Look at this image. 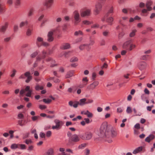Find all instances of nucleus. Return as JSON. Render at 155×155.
Listing matches in <instances>:
<instances>
[{"mask_svg":"<svg viewBox=\"0 0 155 155\" xmlns=\"http://www.w3.org/2000/svg\"><path fill=\"white\" fill-rule=\"evenodd\" d=\"M99 136L102 137H105L110 134L112 137H116L117 132L115 129H110V127L107 125V122H105L102 124L100 129Z\"/></svg>","mask_w":155,"mask_h":155,"instance_id":"obj_1","label":"nucleus"},{"mask_svg":"<svg viewBox=\"0 0 155 155\" xmlns=\"http://www.w3.org/2000/svg\"><path fill=\"white\" fill-rule=\"evenodd\" d=\"M106 0H99L95 5L94 13L95 15L98 14L101 10L102 4L104 3Z\"/></svg>","mask_w":155,"mask_h":155,"instance_id":"obj_2","label":"nucleus"},{"mask_svg":"<svg viewBox=\"0 0 155 155\" xmlns=\"http://www.w3.org/2000/svg\"><path fill=\"white\" fill-rule=\"evenodd\" d=\"M132 41L130 40L125 42L123 45V48L128 51H131L135 47V45L132 44Z\"/></svg>","mask_w":155,"mask_h":155,"instance_id":"obj_3","label":"nucleus"},{"mask_svg":"<svg viewBox=\"0 0 155 155\" xmlns=\"http://www.w3.org/2000/svg\"><path fill=\"white\" fill-rule=\"evenodd\" d=\"M30 72L28 71L25 73L24 74H21L19 77V79H25L27 77V79L25 80V82L29 83L32 79V76L31 75Z\"/></svg>","mask_w":155,"mask_h":155,"instance_id":"obj_4","label":"nucleus"},{"mask_svg":"<svg viewBox=\"0 0 155 155\" xmlns=\"http://www.w3.org/2000/svg\"><path fill=\"white\" fill-rule=\"evenodd\" d=\"M36 44L38 47H40L41 46L46 47L49 45V44L48 43L44 42L43 39L40 37H38L37 38Z\"/></svg>","mask_w":155,"mask_h":155,"instance_id":"obj_5","label":"nucleus"},{"mask_svg":"<svg viewBox=\"0 0 155 155\" xmlns=\"http://www.w3.org/2000/svg\"><path fill=\"white\" fill-rule=\"evenodd\" d=\"M54 122L56 124L55 126H53L52 127V129H53L59 130L61 128L63 123L61 121H60L58 119H55Z\"/></svg>","mask_w":155,"mask_h":155,"instance_id":"obj_6","label":"nucleus"},{"mask_svg":"<svg viewBox=\"0 0 155 155\" xmlns=\"http://www.w3.org/2000/svg\"><path fill=\"white\" fill-rule=\"evenodd\" d=\"M92 136V134L89 132H86L83 134L80 135V137L83 140H89L91 139Z\"/></svg>","mask_w":155,"mask_h":155,"instance_id":"obj_7","label":"nucleus"},{"mask_svg":"<svg viewBox=\"0 0 155 155\" xmlns=\"http://www.w3.org/2000/svg\"><path fill=\"white\" fill-rule=\"evenodd\" d=\"M80 14L82 17H87L91 15V10L89 9H87L84 11L81 10Z\"/></svg>","mask_w":155,"mask_h":155,"instance_id":"obj_8","label":"nucleus"},{"mask_svg":"<svg viewBox=\"0 0 155 155\" xmlns=\"http://www.w3.org/2000/svg\"><path fill=\"white\" fill-rule=\"evenodd\" d=\"M45 60L47 62H50V66L51 68H52L58 65V64L56 63V61L55 60L51 57H48Z\"/></svg>","mask_w":155,"mask_h":155,"instance_id":"obj_9","label":"nucleus"},{"mask_svg":"<svg viewBox=\"0 0 155 155\" xmlns=\"http://www.w3.org/2000/svg\"><path fill=\"white\" fill-rule=\"evenodd\" d=\"M53 3L54 0H45L43 5L47 8H49L51 7Z\"/></svg>","mask_w":155,"mask_h":155,"instance_id":"obj_10","label":"nucleus"},{"mask_svg":"<svg viewBox=\"0 0 155 155\" xmlns=\"http://www.w3.org/2000/svg\"><path fill=\"white\" fill-rule=\"evenodd\" d=\"M113 12V8L112 7L109 10L108 12L105 15L104 18V19H113L114 18L112 17H110L111 14Z\"/></svg>","mask_w":155,"mask_h":155,"instance_id":"obj_11","label":"nucleus"},{"mask_svg":"<svg viewBox=\"0 0 155 155\" xmlns=\"http://www.w3.org/2000/svg\"><path fill=\"white\" fill-rule=\"evenodd\" d=\"M50 53L48 54L46 51L45 50L42 51L41 54H39L37 57V60L40 61L42 59H44L46 57L47 55L48 54H49Z\"/></svg>","mask_w":155,"mask_h":155,"instance_id":"obj_12","label":"nucleus"},{"mask_svg":"<svg viewBox=\"0 0 155 155\" xmlns=\"http://www.w3.org/2000/svg\"><path fill=\"white\" fill-rule=\"evenodd\" d=\"M85 104H86V98H84L80 99L79 102H76V103L74 104L73 107L74 108H76L78 107V105L83 106Z\"/></svg>","mask_w":155,"mask_h":155,"instance_id":"obj_13","label":"nucleus"},{"mask_svg":"<svg viewBox=\"0 0 155 155\" xmlns=\"http://www.w3.org/2000/svg\"><path fill=\"white\" fill-rule=\"evenodd\" d=\"M35 10L33 7H31L28 10L27 14V18H31L33 15Z\"/></svg>","mask_w":155,"mask_h":155,"instance_id":"obj_14","label":"nucleus"},{"mask_svg":"<svg viewBox=\"0 0 155 155\" xmlns=\"http://www.w3.org/2000/svg\"><path fill=\"white\" fill-rule=\"evenodd\" d=\"M99 84V82L97 81H95L92 84L88 85L87 87V89L89 90H93Z\"/></svg>","mask_w":155,"mask_h":155,"instance_id":"obj_15","label":"nucleus"},{"mask_svg":"<svg viewBox=\"0 0 155 155\" xmlns=\"http://www.w3.org/2000/svg\"><path fill=\"white\" fill-rule=\"evenodd\" d=\"M8 25V22H5L4 25L0 27V32L4 34L5 32Z\"/></svg>","mask_w":155,"mask_h":155,"instance_id":"obj_16","label":"nucleus"},{"mask_svg":"<svg viewBox=\"0 0 155 155\" xmlns=\"http://www.w3.org/2000/svg\"><path fill=\"white\" fill-rule=\"evenodd\" d=\"M25 91L27 92L25 95L28 97H31L32 93V90L30 89V87L29 86H27L25 88Z\"/></svg>","mask_w":155,"mask_h":155,"instance_id":"obj_17","label":"nucleus"},{"mask_svg":"<svg viewBox=\"0 0 155 155\" xmlns=\"http://www.w3.org/2000/svg\"><path fill=\"white\" fill-rule=\"evenodd\" d=\"M80 138L81 137H79L78 135L74 134L71 137L70 140L72 141L77 142L80 140Z\"/></svg>","mask_w":155,"mask_h":155,"instance_id":"obj_18","label":"nucleus"},{"mask_svg":"<svg viewBox=\"0 0 155 155\" xmlns=\"http://www.w3.org/2000/svg\"><path fill=\"white\" fill-rule=\"evenodd\" d=\"M153 4V2L151 0L147 1L146 4V6L148 11H151L152 8L150 6Z\"/></svg>","mask_w":155,"mask_h":155,"instance_id":"obj_19","label":"nucleus"},{"mask_svg":"<svg viewBox=\"0 0 155 155\" xmlns=\"http://www.w3.org/2000/svg\"><path fill=\"white\" fill-rule=\"evenodd\" d=\"M73 15L74 19H79L80 15L79 12L78 10H75L73 13Z\"/></svg>","mask_w":155,"mask_h":155,"instance_id":"obj_20","label":"nucleus"},{"mask_svg":"<svg viewBox=\"0 0 155 155\" xmlns=\"http://www.w3.org/2000/svg\"><path fill=\"white\" fill-rule=\"evenodd\" d=\"M53 32L51 31H50L48 32V41L51 42L53 40L54 38L53 37Z\"/></svg>","mask_w":155,"mask_h":155,"instance_id":"obj_21","label":"nucleus"},{"mask_svg":"<svg viewBox=\"0 0 155 155\" xmlns=\"http://www.w3.org/2000/svg\"><path fill=\"white\" fill-rule=\"evenodd\" d=\"M146 63L144 62H141L139 63L138 67L140 69L142 70L144 69L146 67Z\"/></svg>","mask_w":155,"mask_h":155,"instance_id":"obj_22","label":"nucleus"},{"mask_svg":"<svg viewBox=\"0 0 155 155\" xmlns=\"http://www.w3.org/2000/svg\"><path fill=\"white\" fill-rule=\"evenodd\" d=\"M74 71L71 70L68 71L65 76L66 78H69L74 75Z\"/></svg>","mask_w":155,"mask_h":155,"instance_id":"obj_23","label":"nucleus"},{"mask_svg":"<svg viewBox=\"0 0 155 155\" xmlns=\"http://www.w3.org/2000/svg\"><path fill=\"white\" fill-rule=\"evenodd\" d=\"M70 48V45L68 43H65L62 45L60 48L62 49H66Z\"/></svg>","mask_w":155,"mask_h":155,"instance_id":"obj_24","label":"nucleus"},{"mask_svg":"<svg viewBox=\"0 0 155 155\" xmlns=\"http://www.w3.org/2000/svg\"><path fill=\"white\" fill-rule=\"evenodd\" d=\"M14 3L15 7L16 8H18L21 5V0H15Z\"/></svg>","mask_w":155,"mask_h":155,"instance_id":"obj_25","label":"nucleus"},{"mask_svg":"<svg viewBox=\"0 0 155 155\" xmlns=\"http://www.w3.org/2000/svg\"><path fill=\"white\" fill-rule=\"evenodd\" d=\"M35 89L36 91L42 90L44 89V87L43 86H40L38 84H37L35 87Z\"/></svg>","mask_w":155,"mask_h":155,"instance_id":"obj_26","label":"nucleus"},{"mask_svg":"<svg viewBox=\"0 0 155 155\" xmlns=\"http://www.w3.org/2000/svg\"><path fill=\"white\" fill-rule=\"evenodd\" d=\"M82 81V83L86 85L88 84L89 80L87 77H84L83 78Z\"/></svg>","mask_w":155,"mask_h":155,"instance_id":"obj_27","label":"nucleus"},{"mask_svg":"<svg viewBox=\"0 0 155 155\" xmlns=\"http://www.w3.org/2000/svg\"><path fill=\"white\" fill-rule=\"evenodd\" d=\"M74 35L75 36H76L79 35L83 36V33L82 31L79 30L78 31H75L74 33Z\"/></svg>","mask_w":155,"mask_h":155,"instance_id":"obj_28","label":"nucleus"},{"mask_svg":"<svg viewBox=\"0 0 155 155\" xmlns=\"http://www.w3.org/2000/svg\"><path fill=\"white\" fill-rule=\"evenodd\" d=\"M25 120H19L18 121V125L21 126H23L25 125Z\"/></svg>","mask_w":155,"mask_h":155,"instance_id":"obj_29","label":"nucleus"},{"mask_svg":"<svg viewBox=\"0 0 155 155\" xmlns=\"http://www.w3.org/2000/svg\"><path fill=\"white\" fill-rule=\"evenodd\" d=\"M28 22L27 21L22 22L20 24L19 27L20 28L24 26H28Z\"/></svg>","mask_w":155,"mask_h":155,"instance_id":"obj_30","label":"nucleus"},{"mask_svg":"<svg viewBox=\"0 0 155 155\" xmlns=\"http://www.w3.org/2000/svg\"><path fill=\"white\" fill-rule=\"evenodd\" d=\"M53 150L52 149H49L45 155H53Z\"/></svg>","mask_w":155,"mask_h":155,"instance_id":"obj_31","label":"nucleus"},{"mask_svg":"<svg viewBox=\"0 0 155 155\" xmlns=\"http://www.w3.org/2000/svg\"><path fill=\"white\" fill-rule=\"evenodd\" d=\"M18 149L24 150L26 149V146L25 144L18 143Z\"/></svg>","mask_w":155,"mask_h":155,"instance_id":"obj_32","label":"nucleus"},{"mask_svg":"<svg viewBox=\"0 0 155 155\" xmlns=\"http://www.w3.org/2000/svg\"><path fill=\"white\" fill-rule=\"evenodd\" d=\"M43 101L47 104H49L51 102V100L49 99H43Z\"/></svg>","mask_w":155,"mask_h":155,"instance_id":"obj_33","label":"nucleus"},{"mask_svg":"<svg viewBox=\"0 0 155 155\" xmlns=\"http://www.w3.org/2000/svg\"><path fill=\"white\" fill-rule=\"evenodd\" d=\"M11 148L12 149H15L18 148V143L13 144H12L11 146Z\"/></svg>","mask_w":155,"mask_h":155,"instance_id":"obj_34","label":"nucleus"},{"mask_svg":"<svg viewBox=\"0 0 155 155\" xmlns=\"http://www.w3.org/2000/svg\"><path fill=\"white\" fill-rule=\"evenodd\" d=\"M148 11L147 9H143L142 10L141 12L142 14H144V15L146 16L148 13Z\"/></svg>","mask_w":155,"mask_h":155,"instance_id":"obj_35","label":"nucleus"},{"mask_svg":"<svg viewBox=\"0 0 155 155\" xmlns=\"http://www.w3.org/2000/svg\"><path fill=\"white\" fill-rule=\"evenodd\" d=\"M83 23L86 25H89L92 24V22L87 20H84L83 21Z\"/></svg>","mask_w":155,"mask_h":155,"instance_id":"obj_36","label":"nucleus"},{"mask_svg":"<svg viewBox=\"0 0 155 155\" xmlns=\"http://www.w3.org/2000/svg\"><path fill=\"white\" fill-rule=\"evenodd\" d=\"M93 100L92 99L86 98V104H91L93 102Z\"/></svg>","mask_w":155,"mask_h":155,"instance_id":"obj_37","label":"nucleus"},{"mask_svg":"<svg viewBox=\"0 0 155 155\" xmlns=\"http://www.w3.org/2000/svg\"><path fill=\"white\" fill-rule=\"evenodd\" d=\"M87 114H86V115H87V116L88 117L91 118L93 117V114L92 113L90 112L88 110H87Z\"/></svg>","mask_w":155,"mask_h":155,"instance_id":"obj_38","label":"nucleus"},{"mask_svg":"<svg viewBox=\"0 0 155 155\" xmlns=\"http://www.w3.org/2000/svg\"><path fill=\"white\" fill-rule=\"evenodd\" d=\"M136 32L137 30L136 29L133 30L132 31L130 34V37H133L135 35V33Z\"/></svg>","mask_w":155,"mask_h":155,"instance_id":"obj_39","label":"nucleus"},{"mask_svg":"<svg viewBox=\"0 0 155 155\" xmlns=\"http://www.w3.org/2000/svg\"><path fill=\"white\" fill-rule=\"evenodd\" d=\"M16 72V70L15 69H13L11 72L12 74L10 75V77L12 78L14 77L15 75Z\"/></svg>","mask_w":155,"mask_h":155,"instance_id":"obj_40","label":"nucleus"},{"mask_svg":"<svg viewBox=\"0 0 155 155\" xmlns=\"http://www.w3.org/2000/svg\"><path fill=\"white\" fill-rule=\"evenodd\" d=\"M149 56L148 55H144L141 56L140 57V59L142 60H146L147 57Z\"/></svg>","mask_w":155,"mask_h":155,"instance_id":"obj_41","label":"nucleus"},{"mask_svg":"<svg viewBox=\"0 0 155 155\" xmlns=\"http://www.w3.org/2000/svg\"><path fill=\"white\" fill-rule=\"evenodd\" d=\"M17 117L18 119H22L24 118V115L23 114L20 113L18 114Z\"/></svg>","mask_w":155,"mask_h":155,"instance_id":"obj_42","label":"nucleus"},{"mask_svg":"<svg viewBox=\"0 0 155 155\" xmlns=\"http://www.w3.org/2000/svg\"><path fill=\"white\" fill-rule=\"evenodd\" d=\"M86 44L81 45L79 46V48L81 50H82L86 48Z\"/></svg>","mask_w":155,"mask_h":155,"instance_id":"obj_43","label":"nucleus"},{"mask_svg":"<svg viewBox=\"0 0 155 155\" xmlns=\"http://www.w3.org/2000/svg\"><path fill=\"white\" fill-rule=\"evenodd\" d=\"M84 120H85V122L86 124H88L92 121V120H90V119L88 118H84Z\"/></svg>","mask_w":155,"mask_h":155,"instance_id":"obj_44","label":"nucleus"},{"mask_svg":"<svg viewBox=\"0 0 155 155\" xmlns=\"http://www.w3.org/2000/svg\"><path fill=\"white\" fill-rule=\"evenodd\" d=\"M31 30L32 29L30 28L28 29L26 32V35L27 36H30L31 35Z\"/></svg>","mask_w":155,"mask_h":155,"instance_id":"obj_45","label":"nucleus"},{"mask_svg":"<svg viewBox=\"0 0 155 155\" xmlns=\"http://www.w3.org/2000/svg\"><path fill=\"white\" fill-rule=\"evenodd\" d=\"M39 117H40L38 116H34L32 117L31 119L33 121H35L37 120Z\"/></svg>","mask_w":155,"mask_h":155,"instance_id":"obj_46","label":"nucleus"},{"mask_svg":"<svg viewBox=\"0 0 155 155\" xmlns=\"http://www.w3.org/2000/svg\"><path fill=\"white\" fill-rule=\"evenodd\" d=\"M78 61V58L75 57H74L72 58L70 60L71 62H74Z\"/></svg>","mask_w":155,"mask_h":155,"instance_id":"obj_47","label":"nucleus"},{"mask_svg":"<svg viewBox=\"0 0 155 155\" xmlns=\"http://www.w3.org/2000/svg\"><path fill=\"white\" fill-rule=\"evenodd\" d=\"M87 144L86 143H83L80 145L78 147L79 149H83L86 147Z\"/></svg>","mask_w":155,"mask_h":155,"instance_id":"obj_48","label":"nucleus"},{"mask_svg":"<svg viewBox=\"0 0 155 155\" xmlns=\"http://www.w3.org/2000/svg\"><path fill=\"white\" fill-rule=\"evenodd\" d=\"M39 108L41 110H43L47 108V107L45 105H43L42 104H40L39 105Z\"/></svg>","mask_w":155,"mask_h":155,"instance_id":"obj_49","label":"nucleus"},{"mask_svg":"<svg viewBox=\"0 0 155 155\" xmlns=\"http://www.w3.org/2000/svg\"><path fill=\"white\" fill-rule=\"evenodd\" d=\"M52 133L51 131H48L46 133V136L48 137H49L51 136Z\"/></svg>","mask_w":155,"mask_h":155,"instance_id":"obj_50","label":"nucleus"},{"mask_svg":"<svg viewBox=\"0 0 155 155\" xmlns=\"http://www.w3.org/2000/svg\"><path fill=\"white\" fill-rule=\"evenodd\" d=\"M82 39L83 38L82 37H81L78 38H77L75 40L74 43H77L79 42H80L82 40Z\"/></svg>","mask_w":155,"mask_h":155,"instance_id":"obj_51","label":"nucleus"},{"mask_svg":"<svg viewBox=\"0 0 155 155\" xmlns=\"http://www.w3.org/2000/svg\"><path fill=\"white\" fill-rule=\"evenodd\" d=\"M108 67V64H107V63L105 62L104 64L101 67V68L102 69H103L104 68H107Z\"/></svg>","mask_w":155,"mask_h":155,"instance_id":"obj_52","label":"nucleus"},{"mask_svg":"<svg viewBox=\"0 0 155 155\" xmlns=\"http://www.w3.org/2000/svg\"><path fill=\"white\" fill-rule=\"evenodd\" d=\"M38 54V52L37 51L31 54V57L32 58H35Z\"/></svg>","mask_w":155,"mask_h":155,"instance_id":"obj_53","label":"nucleus"},{"mask_svg":"<svg viewBox=\"0 0 155 155\" xmlns=\"http://www.w3.org/2000/svg\"><path fill=\"white\" fill-rule=\"evenodd\" d=\"M96 77V74L95 72H93L92 74V79L94 81Z\"/></svg>","mask_w":155,"mask_h":155,"instance_id":"obj_54","label":"nucleus"},{"mask_svg":"<svg viewBox=\"0 0 155 155\" xmlns=\"http://www.w3.org/2000/svg\"><path fill=\"white\" fill-rule=\"evenodd\" d=\"M25 143L27 144H31L32 143V142L31 140H26Z\"/></svg>","mask_w":155,"mask_h":155,"instance_id":"obj_55","label":"nucleus"},{"mask_svg":"<svg viewBox=\"0 0 155 155\" xmlns=\"http://www.w3.org/2000/svg\"><path fill=\"white\" fill-rule=\"evenodd\" d=\"M77 101H74V102H73V101H69V103H68V104H69V105L72 107V106H73V105L74 104H75L76 103V102H77Z\"/></svg>","mask_w":155,"mask_h":155,"instance_id":"obj_56","label":"nucleus"},{"mask_svg":"<svg viewBox=\"0 0 155 155\" xmlns=\"http://www.w3.org/2000/svg\"><path fill=\"white\" fill-rule=\"evenodd\" d=\"M67 2H69V5L70 6H73L74 5V2L73 1H66Z\"/></svg>","mask_w":155,"mask_h":155,"instance_id":"obj_57","label":"nucleus"},{"mask_svg":"<svg viewBox=\"0 0 155 155\" xmlns=\"http://www.w3.org/2000/svg\"><path fill=\"white\" fill-rule=\"evenodd\" d=\"M99 25L98 24H96L91 26V28H99Z\"/></svg>","mask_w":155,"mask_h":155,"instance_id":"obj_58","label":"nucleus"},{"mask_svg":"<svg viewBox=\"0 0 155 155\" xmlns=\"http://www.w3.org/2000/svg\"><path fill=\"white\" fill-rule=\"evenodd\" d=\"M29 135V133H25V134H24L23 137V139H25V138H27L28 137Z\"/></svg>","mask_w":155,"mask_h":155,"instance_id":"obj_59","label":"nucleus"},{"mask_svg":"<svg viewBox=\"0 0 155 155\" xmlns=\"http://www.w3.org/2000/svg\"><path fill=\"white\" fill-rule=\"evenodd\" d=\"M132 112L131 108L130 107H128L127 110V112L128 113H130Z\"/></svg>","mask_w":155,"mask_h":155,"instance_id":"obj_60","label":"nucleus"},{"mask_svg":"<svg viewBox=\"0 0 155 155\" xmlns=\"http://www.w3.org/2000/svg\"><path fill=\"white\" fill-rule=\"evenodd\" d=\"M25 92L26 91H25V89L21 90L20 92V94L21 95H22L25 93Z\"/></svg>","mask_w":155,"mask_h":155,"instance_id":"obj_61","label":"nucleus"},{"mask_svg":"<svg viewBox=\"0 0 155 155\" xmlns=\"http://www.w3.org/2000/svg\"><path fill=\"white\" fill-rule=\"evenodd\" d=\"M144 93L147 94H149L150 93L149 91L147 88H145L144 90Z\"/></svg>","mask_w":155,"mask_h":155,"instance_id":"obj_62","label":"nucleus"},{"mask_svg":"<svg viewBox=\"0 0 155 155\" xmlns=\"http://www.w3.org/2000/svg\"><path fill=\"white\" fill-rule=\"evenodd\" d=\"M33 148L34 146L33 145H31L28 147V150L29 151H30L33 150Z\"/></svg>","mask_w":155,"mask_h":155,"instance_id":"obj_63","label":"nucleus"},{"mask_svg":"<svg viewBox=\"0 0 155 155\" xmlns=\"http://www.w3.org/2000/svg\"><path fill=\"white\" fill-rule=\"evenodd\" d=\"M13 3V0H8L7 1V3L10 5H12Z\"/></svg>","mask_w":155,"mask_h":155,"instance_id":"obj_64","label":"nucleus"}]
</instances>
